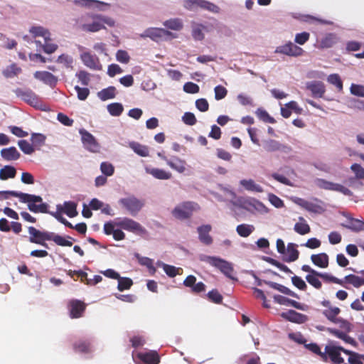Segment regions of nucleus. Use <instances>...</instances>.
Wrapping results in <instances>:
<instances>
[{
    "label": "nucleus",
    "instance_id": "obj_41",
    "mask_svg": "<svg viewBox=\"0 0 364 364\" xmlns=\"http://www.w3.org/2000/svg\"><path fill=\"white\" fill-rule=\"evenodd\" d=\"M361 274L364 275V270L361 271ZM345 281L353 284L355 287H359L364 285V278L361 279L355 274H348L345 277Z\"/></svg>",
    "mask_w": 364,
    "mask_h": 364
},
{
    "label": "nucleus",
    "instance_id": "obj_25",
    "mask_svg": "<svg viewBox=\"0 0 364 364\" xmlns=\"http://www.w3.org/2000/svg\"><path fill=\"white\" fill-rule=\"evenodd\" d=\"M299 222L294 225V230L299 235H304L311 232V228L303 217L299 218Z\"/></svg>",
    "mask_w": 364,
    "mask_h": 364
},
{
    "label": "nucleus",
    "instance_id": "obj_31",
    "mask_svg": "<svg viewBox=\"0 0 364 364\" xmlns=\"http://www.w3.org/2000/svg\"><path fill=\"white\" fill-rule=\"evenodd\" d=\"M34 76L36 79L43 81L46 83L52 85L56 82L55 77L50 73L46 71L36 72Z\"/></svg>",
    "mask_w": 364,
    "mask_h": 364
},
{
    "label": "nucleus",
    "instance_id": "obj_17",
    "mask_svg": "<svg viewBox=\"0 0 364 364\" xmlns=\"http://www.w3.org/2000/svg\"><path fill=\"white\" fill-rule=\"evenodd\" d=\"M81 60L84 64L93 70H101L102 65H100L98 58L92 56L90 53L85 52L80 55Z\"/></svg>",
    "mask_w": 364,
    "mask_h": 364
},
{
    "label": "nucleus",
    "instance_id": "obj_47",
    "mask_svg": "<svg viewBox=\"0 0 364 364\" xmlns=\"http://www.w3.org/2000/svg\"><path fill=\"white\" fill-rule=\"evenodd\" d=\"M133 284L132 279L119 277L118 279L117 289L120 291L129 289Z\"/></svg>",
    "mask_w": 364,
    "mask_h": 364
},
{
    "label": "nucleus",
    "instance_id": "obj_16",
    "mask_svg": "<svg viewBox=\"0 0 364 364\" xmlns=\"http://www.w3.org/2000/svg\"><path fill=\"white\" fill-rule=\"evenodd\" d=\"M282 255L284 256V261L287 262L296 261L299 256V252L297 250V245L292 242L288 243L285 250V254Z\"/></svg>",
    "mask_w": 364,
    "mask_h": 364
},
{
    "label": "nucleus",
    "instance_id": "obj_19",
    "mask_svg": "<svg viewBox=\"0 0 364 364\" xmlns=\"http://www.w3.org/2000/svg\"><path fill=\"white\" fill-rule=\"evenodd\" d=\"M42 200L43 199L40 201H28V208L33 213H42L49 214L50 211L48 210V204L42 203Z\"/></svg>",
    "mask_w": 364,
    "mask_h": 364
},
{
    "label": "nucleus",
    "instance_id": "obj_14",
    "mask_svg": "<svg viewBox=\"0 0 364 364\" xmlns=\"http://www.w3.org/2000/svg\"><path fill=\"white\" fill-rule=\"evenodd\" d=\"M82 141L84 145L92 152H97L100 149L99 145L92 135L85 130H80Z\"/></svg>",
    "mask_w": 364,
    "mask_h": 364
},
{
    "label": "nucleus",
    "instance_id": "obj_6",
    "mask_svg": "<svg viewBox=\"0 0 364 364\" xmlns=\"http://www.w3.org/2000/svg\"><path fill=\"white\" fill-rule=\"evenodd\" d=\"M50 232L48 231H40L34 227L28 228V233L30 234L29 241L31 243L41 245L46 248L48 247L46 240H50Z\"/></svg>",
    "mask_w": 364,
    "mask_h": 364
},
{
    "label": "nucleus",
    "instance_id": "obj_40",
    "mask_svg": "<svg viewBox=\"0 0 364 364\" xmlns=\"http://www.w3.org/2000/svg\"><path fill=\"white\" fill-rule=\"evenodd\" d=\"M76 208L77 204L75 203L67 201L64 203V208H63V212H64L68 217L73 218L77 215Z\"/></svg>",
    "mask_w": 364,
    "mask_h": 364
},
{
    "label": "nucleus",
    "instance_id": "obj_11",
    "mask_svg": "<svg viewBox=\"0 0 364 364\" xmlns=\"http://www.w3.org/2000/svg\"><path fill=\"white\" fill-rule=\"evenodd\" d=\"M136 358L138 364H159L160 363L159 355L155 350L138 353Z\"/></svg>",
    "mask_w": 364,
    "mask_h": 364
},
{
    "label": "nucleus",
    "instance_id": "obj_4",
    "mask_svg": "<svg viewBox=\"0 0 364 364\" xmlns=\"http://www.w3.org/2000/svg\"><path fill=\"white\" fill-rule=\"evenodd\" d=\"M198 208L193 202H183L177 205L173 210L172 215L178 220H185L191 217L194 210Z\"/></svg>",
    "mask_w": 364,
    "mask_h": 364
},
{
    "label": "nucleus",
    "instance_id": "obj_58",
    "mask_svg": "<svg viewBox=\"0 0 364 364\" xmlns=\"http://www.w3.org/2000/svg\"><path fill=\"white\" fill-rule=\"evenodd\" d=\"M117 60L122 63L127 64L130 60V56L129 53L124 50H119L116 53Z\"/></svg>",
    "mask_w": 364,
    "mask_h": 364
},
{
    "label": "nucleus",
    "instance_id": "obj_22",
    "mask_svg": "<svg viewBox=\"0 0 364 364\" xmlns=\"http://www.w3.org/2000/svg\"><path fill=\"white\" fill-rule=\"evenodd\" d=\"M328 331L336 337L343 340L347 343L355 346L357 343L354 338L348 336L346 333L335 328H328Z\"/></svg>",
    "mask_w": 364,
    "mask_h": 364
},
{
    "label": "nucleus",
    "instance_id": "obj_3",
    "mask_svg": "<svg viewBox=\"0 0 364 364\" xmlns=\"http://www.w3.org/2000/svg\"><path fill=\"white\" fill-rule=\"evenodd\" d=\"M116 226L136 235L146 233V229L140 223L129 218H117Z\"/></svg>",
    "mask_w": 364,
    "mask_h": 364
},
{
    "label": "nucleus",
    "instance_id": "obj_20",
    "mask_svg": "<svg viewBox=\"0 0 364 364\" xmlns=\"http://www.w3.org/2000/svg\"><path fill=\"white\" fill-rule=\"evenodd\" d=\"M353 172L355 173V177H350L348 179V183L350 186L353 187L356 183L357 179L364 178V168L358 164H354L350 167Z\"/></svg>",
    "mask_w": 364,
    "mask_h": 364
},
{
    "label": "nucleus",
    "instance_id": "obj_50",
    "mask_svg": "<svg viewBox=\"0 0 364 364\" xmlns=\"http://www.w3.org/2000/svg\"><path fill=\"white\" fill-rule=\"evenodd\" d=\"M18 145L21 150L24 152L26 154H31L35 151V148L33 145L30 144L26 140H20L18 142Z\"/></svg>",
    "mask_w": 364,
    "mask_h": 364
},
{
    "label": "nucleus",
    "instance_id": "obj_5",
    "mask_svg": "<svg viewBox=\"0 0 364 364\" xmlns=\"http://www.w3.org/2000/svg\"><path fill=\"white\" fill-rule=\"evenodd\" d=\"M204 257V261L207 262L210 265L218 268L228 277L232 278L233 269L230 263L215 257L205 256Z\"/></svg>",
    "mask_w": 364,
    "mask_h": 364
},
{
    "label": "nucleus",
    "instance_id": "obj_48",
    "mask_svg": "<svg viewBox=\"0 0 364 364\" xmlns=\"http://www.w3.org/2000/svg\"><path fill=\"white\" fill-rule=\"evenodd\" d=\"M350 225H343V226L346 227V228L350 229L353 231L358 232L362 230H364V222L354 218H350Z\"/></svg>",
    "mask_w": 364,
    "mask_h": 364
},
{
    "label": "nucleus",
    "instance_id": "obj_51",
    "mask_svg": "<svg viewBox=\"0 0 364 364\" xmlns=\"http://www.w3.org/2000/svg\"><path fill=\"white\" fill-rule=\"evenodd\" d=\"M130 147L136 152L139 156L142 157L148 156V149L146 146L141 145L137 143L130 144Z\"/></svg>",
    "mask_w": 364,
    "mask_h": 364
},
{
    "label": "nucleus",
    "instance_id": "obj_49",
    "mask_svg": "<svg viewBox=\"0 0 364 364\" xmlns=\"http://www.w3.org/2000/svg\"><path fill=\"white\" fill-rule=\"evenodd\" d=\"M46 140V136L42 134L33 133L31 134V143L33 145L34 148H39L42 145L44 144Z\"/></svg>",
    "mask_w": 364,
    "mask_h": 364
},
{
    "label": "nucleus",
    "instance_id": "obj_32",
    "mask_svg": "<svg viewBox=\"0 0 364 364\" xmlns=\"http://www.w3.org/2000/svg\"><path fill=\"white\" fill-rule=\"evenodd\" d=\"M168 165L178 173L190 172V167L185 161H168Z\"/></svg>",
    "mask_w": 364,
    "mask_h": 364
},
{
    "label": "nucleus",
    "instance_id": "obj_29",
    "mask_svg": "<svg viewBox=\"0 0 364 364\" xmlns=\"http://www.w3.org/2000/svg\"><path fill=\"white\" fill-rule=\"evenodd\" d=\"M30 33L34 37L41 36L44 38L45 41H49L50 40V32L41 26L32 27L30 29Z\"/></svg>",
    "mask_w": 364,
    "mask_h": 364
},
{
    "label": "nucleus",
    "instance_id": "obj_54",
    "mask_svg": "<svg viewBox=\"0 0 364 364\" xmlns=\"http://www.w3.org/2000/svg\"><path fill=\"white\" fill-rule=\"evenodd\" d=\"M101 171L107 176H110L114 173V168L112 164L108 161H104L100 165Z\"/></svg>",
    "mask_w": 364,
    "mask_h": 364
},
{
    "label": "nucleus",
    "instance_id": "obj_13",
    "mask_svg": "<svg viewBox=\"0 0 364 364\" xmlns=\"http://www.w3.org/2000/svg\"><path fill=\"white\" fill-rule=\"evenodd\" d=\"M281 316L286 320L296 323H304L308 320V316L306 315L291 309L287 312L282 313Z\"/></svg>",
    "mask_w": 364,
    "mask_h": 364
},
{
    "label": "nucleus",
    "instance_id": "obj_55",
    "mask_svg": "<svg viewBox=\"0 0 364 364\" xmlns=\"http://www.w3.org/2000/svg\"><path fill=\"white\" fill-rule=\"evenodd\" d=\"M107 109L113 116H119L123 111V106L119 103H112L107 106Z\"/></svg>",
    "mask_w": 364,
    "mask_h": 364
},
{
    "label": "nucleus",
    "instance_id": "obj_63",
    "mask_svg": "<svg viewBox=\"0 0 364 364\" xmlns=\"http://www.w3.org/2000/svg\"><path fill=\"white\" fill-rule=\"evenodd\" d=\"M292 284L300 290H306L307 286L305 282L298 276H294L291 277Z\"/></svg>",
    "mask_w": 364,
    "mask_h": 364
},
{
    "label": "nucleus",
    "instance_id": "obj_34",
    "mask_svg": "<svg viewBox=\"0 0 364 364\" xmlns=\"http://www.w3.org/2000/svg\"><path fill=\"white\" fill-rule=\"evenodd\" d=\"M158 265L163 268L165 273L169 277H174L180 274V271H182V269L180 267H176L175 266L167 264L163 262H158Z\"/></svg>",
    "mask_w": 364,
    "mask_h": 364
},
{
    "label": "nucleus",
    "instance_id": "obj_15",
    "mask_svg": "<svg viewBox=\"0 0 364 364\" xmlns=\"http://www.w3.org/2000/svg\"><path fill=\"white\" fill-rule=\"evenodd\" d=\"M211 230L212 227L210 225H203L197 228L199 240L204 245H210L213 243V238L209 235Z\"/></svg>",
    "mask_w": 364,
    "mask_h": 364
},
{
    "label": "nucleus",
    "instance_id": "obj_33",
    "mask_svg": "<svg viewBox=\"0 0 364 364\" xmlns=\"http://www.w3.org/2000/svg\"><path fill=\"white\" fill-rule=\"evenodd\" d=\"M95 21L91 23H85L82 26V28L87 32H97L105 28V26L97 19V16L94 18Z\"/></svg>",
    "mask_w": 364,
    "mask_h": 364
},
{
    "label": "nucleus",
    "instance_id": "obj_28",
    "mask_svg": "<svg viewBox=\"0 0 364 364\" xmlns=\"http://www.w3.org/2000/svg\"><path fill=\"white\" fill-rule=\"evenodd\" d=\"M307 88L315 96L321 97L325 92V87L322 82H315L308 84Z\"/></svg>",
    "mask_w": 364,
    "mask_h": 364
},
{
    "label": "nucleus",
    "instance_id": "obj_1",
    "mask_svg": "<svg viewBox=\"0 0 364 364\" xmlns=\"http://www.w3.org/2000/svg\"><path fill=\"white\" fill-rule=\"evenodd\" d=\"M345 350H348L341 346H336L333 343H330L325 346L324 352L321 355V360L323 362L331 361L333 364H346L341 357V353H345Z\"/></svg>",
    "mask_w": 364,
    "mask_h": 364
},
{
    "label": "nucleus",
    "instance_id": "obj_39",
    "mask_svg": "<svg viewBox=\"0 0 364 364\" xmlns=\"http://www.w3.org/2000/svg\"><path fill=\"white\" fill-rule=\"evenodd\" d=\"M345 354L348 355V363L346 364H363L361 360L364 358V355L349 350H345Z\"/></svg>",
    "mask_w": 364,
    "mask_h": 364
},
{
    "label": "nucleus",
    "instance_id": "obj_10",
    "mask_svg": "<svg viewBox=\"0 0 364 364\" xmlns=\"http://www.w3.org/2000/svg\"><path fill=\"white\" fill-rule=\"evenodd\" d=\"M68 308L70 318H78L82 316L86 309V304L80 300L71 299L68 303Z\"/></svg>",
    "mask_w": 364,
    "mask_h": 364
},
{
    "label": "nucleus",
    "instance_id": "obj_60",
    "mask_svg": "<svg viewBox=\"0 0 364 364\" xmlns=\"http://www.w3.org/2000/svg\"><path fill=\"white\" fill-rule=\"evenodd\" d=\"M183 89L184 92L190 94H196L199 92V86L191 82L185 83Z\"/></svg>",
    "mask_w": 364,
    "mask_h": 364
},
{
    "label": "nucleus",
    "instance_id": "obj_52",
    "mask_svg": "<svg viewBox=\"0 0 364 364\" xmlns=\"http://www.w3.org/2000/svg\"><path fill=\"white\" fill-rule=\"evenodd\" d=\"M256 114L259 119L264 122L274 124L276 122L273 117H272L265 110L262 109H258L256 111Z\"/></svg>",
    "mask_w": 364,
    "mask_h": 364
},
{
    "label": "nucleus",
    "instance_id": "obj_7",
    "mask_svg": "<svg viewBox=\"0 0 364 364\" xmlns=\"http://www.w3.org/2000/svg\"><path fill=\"white\" fill-rule=\"evenodd\" d=\"M274 53L290 57H299L303 55L304 50L292 42L289 41L284 45L277 46L275 48Z\"/></svg>",
    "mask_w": 364,
    "mask_h": 364
},
{
    "label": "nucleus",
    "instance_id": "obj_30",
    "mask_svg": "<svg viewBox=\"0 0 364 364\" xmlns=\"http://www.w3.org/2000/svg\"><path fill=\"white\" fill-rule=\"evenodd\" d=\"M266 284H268L271 288L276 289L284 294L293 296V297H298L297 294L292 291L291 289L287 288V287L272 282H266Z\"/></svg>",
    "mask_w": 364,
    "mask_h": 364
},
{
    "label": "nucleus",
    "instance_id": "obj_35",
    "mask_svg": "<svg viewBox=\"0 0 364 364\" xmlns=\"http://www.w3.org/2000/svg\"><path fill=\"white\" fill-rule=\"evenodd\" d=\"M16 168L11 166H5L0 169V179L7 180L12 178L16 176Z\"/></svg>",
    "mask_w": 364,
    "mask_h": 364
},
{
    "label": "nucleus",
    "instance_id": "obj_12",
    "mask_svg": "<svg viewBox=\"0 0 364 364\" xmlns=\"http://www.w3.org/2000/svg\"><path fill=\"white\" fill-rule=\"evenodd\" d=\"M301 270L309 274L306 276V279L309 284L316 289H320L322 287L321 282L319 280V272L312 269L310 266L304 264L301 267Z\"/></svg>",
    "mask_w": 364,
    "mask_h": 364
},
{
    "label": "nucleus",
    "instance_id": "obj_38",
    "mask_svg": "<svg viewBox=\"0 0 364 364\" xmlns=\"http://www.w3.org/2000/svg\"><path fill=\"white\" fill-rule=\"evenodd\" d=\"M299 204L309 212L319 213L322 210L320 205L302 199H300Z\"/></svg>",
    "mask_w": 364,
    "mask_h": 364
},
{
    "label": "nucleus",
    "instance_id": "obj_57",
    "mask_svg": "<svg viewBox=\"0 0 364 364\" xmlns=\"http://www.w3.org/2000/svg\"><path fill=\"white\" fill-rule=\"evenodd\" d=\"M318 275H319L320 278L323 279L326 282H333V283L340 284V285H343V280H341L333 275H331L329 274L319 272Z\"/></svg>",
    "mask_w": 364,
    "mask_h": 364
},
{
    "label": "nucleus",
    "instance_id": "obj_2",
    "mask_svg": "<svg viewBox=\"0 0 364 364\" xmlns=\"http://www.w3.org/2000/svg\"><path fill=\"white\" fill-rule=\"evenodd\" d=\"M119 204L131 215L136 216L144 207V202L131 196L119 199Z\"/></svg>",
    "mask_w": 364,
    "mask_h": 364
},
{
    "label": "nucleus",
    "instance_id": "obj_9",
    "mask_svg": "<svg viewBox=\"0 0 364 364\" xmlns=\"http://www.w3.org/2000/svg\"><path fill=\"white\" fill-rule=\"evenodd\" d=\"M141 36L142 38H150L156 41H158L164 38H167V37L168 36H171L172 38L176 37L170 31H168L163 28H148L145 30L143 33L141 34Z\"/></svg>",
    "mask_w": 364,
    "mask_h": 364
},
{
    "label": "nucleus",
    "instance_id": "obj_42",
    "mask_svg": "<svg viewBox=\"0 0 364 364\" xmlns=\"http://www.w3.org/2000/svg\"><path fill=\"white\" fill-rule=\"evenodd\" d=\"M75 352L87 353L90 351V343L87 341H79L73 344Z\"/></svg>",
    "mask_w": 364,
    "mask_h": 364
},
{
    "label": "nucleus",
    "instance_id": "obj_27",
    "mask_svg": "<svg viewBox=\"0 0 364 364\" xmlns=\"http://www.w3.org/2000/svg\"><path fill=\"white\" fill-rule=\"evenodd\" d=\"M341 313V309L338 307L333 306L330 307L328 309L323 310L322 314L323 315L330 321L337 323L338 322V319L337 318V316Z\"/></svg>",
    "mask_w": 364,
    "mask_h": 364
},
{
    "label": "nucleus",
    "instance_id": "obj_46",
    "mask_svg": "<svg viewBox=\"0 0 364 364\" xmlns=\"http://www.w3.org/2000/svg\"><path fill=\"white\" fill-rule=\"evenodd\" d=\"M164 25L168 28L174 31H180L183 28V26L182 21L178 18L167 20L164 23Z\"/></svg>",
    "mask_w": 364,
    "mask_h": 364
},
{
    "label": "nucleus",
    "instance_id": "obj_64",
    "mask_svg": "<svg viewBox=\"0 0 364 364\" xmlns=\"http://www.w3.org/2000/svg\"><path fill=\"white\" fill-rule=\"evenodd\" d=\"M310 37V34L307 32L297 33L295 36L294 41L299 45H304Z\"/></svg>",
    "mask_w": 364,
    "mask_h": 364
},
{
    "label": "nucleus",
    "instance_id": "obj_21",
    "mask_svg": "<svg viewBox=\"0 0 364 364\" xmlns=\"http://www.w3.org/2000/svg\"><path fill=\"white\" fill-rule=\"evenodd\" d=\"M311 259L318 267L326 268L328 266V256L326 253L312 255Z\"/></svg>",
    "mask_w": 364,
    "mask_h": 364
},
{
    "label": "nucleus",
    "instance_id": "obj_44",
    "mask_svg": "<svg viewBox=\"0 0 364 364\" xmlns=\"http://www.w3.org/2000/svg\"><path fill=\"white\" fill-rule=\"evenodd\" d=\"M1 155L6 159H14L19 157V153L15 147L4 149L1 151Z\"/></svg>",
    "mask_w": 364,
    "mask_h": 364
},
{
    "label": "nucleus",
    "instance_id": "obj_61",
    "mask_svg": "<svg viewBox=\"0 0 364 364\" xmlns=\"http://www.w3.org/2000/svg\"><path fill=\"white\" fill-rule=\"evenodd\" d=\"M328 82L336 85L340 90L343 88V83L338 74H332L328 77Z\"/></svg>",
    "mask_w": 364,
    "mask_h": 364
},
{
    "label": "nucleus",
    "instance_id": "obj_43",
    "mask_svg": "<svg viewBox=\"0 0 364 364\" xmlns=\"http://www.w3.org/2000/svg\"><path fill=\"white\" fill-rule=\"evenodd\" d=\"M50 240L53 241L56 245L59 246H68L71 247L73 245L72 242L66 240L65 237L57 235L54 232H50Z\"/></svg>",
    "mask_w": 364,
    "mask_h": 364
},
{
    "label": "nucleus",
    "instance_id": "obj_24",
    "mask_svg": "<svg viewBox=\"0 0 364 364\" xmlns=\"http://www.w3.org/2000/svg\"><path fill=\"white\" fill-rule=\"evenodd\" d=\"M208 31L206 26L200 23H193L192 26V35L196 41H203L205 33Z\"/></svg>",
    "mask_w": 364,
    "mask_h": 364
},
{
    "label": "nucleus",
    "instance_id": "obj_37",
    "mask_svg": "<svg viewBox=\"0 0 364 364\" xmlns=\"http://www.w3.org/2000/svg\"><path fill=\"white\" fill-rule=\"evenodd\" d=\"M255 230V227L252 225L241 224L237 226L236 231L237 234L242 237H247Z\"/></svg>",
    "mask_w": 364,
    "mask_h": 364
},
{
    "label": "nucleus",
    "instance_id": "obj_56",
    "mask_svg": "<svg viewBox=\"0 0 364 364\" xmlns=\"http://www.w3.org/2000/svg\"><path fill=\"white\" fill-rule=\"evenodd\" d=\"M200 8L215 14L220 12V8L217 5L204 0L200 3Z\"/></svg>",
    "mask_w": 364,
    "mask_h": 364
},
{
    "label": "nucleus",
    "instance_id": "obj_53",
    "mask_svg": "<svg viewBox=\"0 0 364 364\" xmlns=\"http://www.w3.org/2000/svg\"><path fill=\"white\" fill-rule=\"evenodd\" d=\"M207 296L210 301L215 304H220L223 301V296L216 289L210 291Z\"/></svg>",
    "mask_w": 364,
    "mask_h": 364
},
{
    "label": "nucleus",
    "instance_id": "obj_62",
    "mask_svg": "<svg viewBox=\"0 0 364 364\" xmlns=\"http://www.w3.org/2000/svg\"><path fill=\"white\" fill-rule=\"evenodd\" d=\"M202 0H186L184 1L183 6L188 10L194 11L198 7L200 8V3Z\"/></svg>",
    "mask_w": 364,
    "mask_h": 364
},
{
    "label": "nucleus",
    "instance_id": "obj_45",
    "mask_svg": "<svg viewBox=\"0 0 364 364\" xmlns=\"http://www.w3.org/2000/svg\"><path fill=\"white\" fill-rule=\"evenodd\" d=\"M97 96L103 101L112 99L115 97V87H109L97 93Z\"/></svg>",
    "mask_w": 364,
    "mask_h": 364
},
{
    "label": "nucleus",
    "instance_id": "obj_59",
    "mask_svg": "<svg viewBox=\"0 0 364 364\" xmlns=\"http://www.w3.org/2000/svg\"><path fill=\"white\" fill-rule=\"evenodd\" d=\"M350 93L353 95L364 97V86L361 85L352 84L350 88Z\"/></svg>",
    "mask_w": 364,
    "mask_h": 364
},
{
    "label": "nucleus",
    "instance_id": "obj_26",
    "mask_svg": "<svg viewBox=\"0 0 364 364\" xmlns=\"http://www.w3.org/2000/svg\"><path fill=\"white\" fill-rule=\"evenodd\" d=\"M146 171L157 179L166 180L171 178V173L163 169L146 167Z\"/></svg>",
    "mask_w": 364,
    "mask_h": 364
},
{
    "label": "nucleus",
    "instance_id": "obj_18",
    "mask_svg": "<svg viewBox=\"0 0 364 364\" xmlns=\"http://www.w3.org/2000/svg\"><path fill=\"white\" fill-rule=\"evenodd\" d=\"M274 300L281 305L291 306L299 310H304V304L282 295H274Z\"/></svg>",
    "mask_w": 364,
    "mask_h": 364
},
{
    "label": "nucleus",
    "instance_id": "obj_23",
    "mask_svg": "<svg viewBox=\"0 0 364 364\" xmlns=\"http://www.w3.org/2000/svg\"><path fill=\"white\" fill-rule=\"evenodd\" d=\"M338 41L337 36L333 33H328L319 42L318 48L326 49L333 47Z\"/></svg>",
    "mask_w": 364,
    "mask_h": 364
},
{
    "label": "nucleus",
    "instance_id": "obj_36",
    "mask_svg": "<svg viewBox=\"0 0 364 364\" xmlns=\"http://www.w3.org/2000/svg\"><path fill=\"white\" fill-rule=\"evenodd\" d=\"M240 184L249 191L261 193L263 191L262 188L255 183V181L252 179L250 180H242L240 181Z\"/></svg>",
    "mask_w": 364,
    "mask_h": 364
},
{
    "label": "nucleus",
    "instance_id": "obj_8",
    "mask_svg": "<svg viewBox=\"0 0 364 364\" xmlns=\"http://www.w3.org/2000/svg\"><path fill=\"white\" fill-rule=\"evenodd\" d=\"M18 198L21 203H26L28 201H40L42 198L39 196L31 195L28 193H24L15 191H0V200H5L9 198V197Z\"/></svg>",
    "mask_w": 364,
    "mask_h": 364
}]
</instances>
